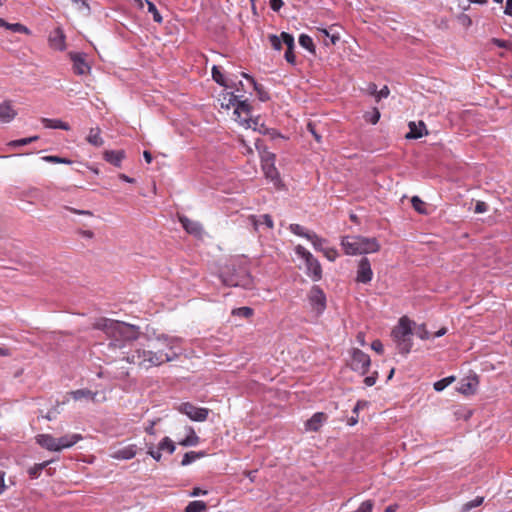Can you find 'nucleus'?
I'll return each mask as SVG.
<instances>
[{
    "label": "nucleus",
    "instance_id": "48",
    "mask_svg": "<svg viewBox=\"0 0 512 512\" xmlns=\"http://www.w3.org/2000/svg\"><path fill=\"white\" fill-rule=\"evenodd\" d=\"M232 313L234 315L248 318L253 314V310L250 307H240V308L234 309Z\"/></svg>",
    "mask_w": 512,
    "mask_h": 512
},
{
    "label": "nucleus",
    "instance_id": "38",
    "mask_svg": "<svg viewBox=\"0 0 512 512\" xmlns=\"http://www.w3.org/2000/svg\"><path fill=\"white\" fill-rule=\"evenodd\" d=\"M454 381H455V377L454 376H449V377L443 378V379L438 380V381H436L434 383V389L437 392H441L446 387H448L451 383H453Z\"/></svg>",
    "mask_w": 512,
    "mask_h": 512
},
{
    "label": "nucleus",
    "instance_id": "10",
    "mask_svg": "<svg viewBox=\"0 0 512 512\" xmlns=\"http://www.w3.org/2000/svg\"><path fill=\"white\" fill-rule=\"evenodd\" d=\"M178 411L185 414L189 419L196 422L205 421L208 417L209 410L204 407H196L189 402L181 403Z\"/></svg>",
    "mask_w": 512,
    "mask_h": 512
},
{
    "label": "nucleus",
    "instance_id": "30",
    "mask_svg": "<svg viewBox=\"0 0 512 512\" xmlns=\"http://www.w3.org/2000/svg\"><path fill=\"white\" fill-rule=\"evenodd\" d=\"M205 452L203 451H190V452H187L184 454L183 458H182V461H181V465L182 466H188L190 464H192L193 462H195L196 460L198 459H201L203 457H205Z\"/></svg>",
    "mask_w": 512,
    "mask_h": 512
},
{
    "label": "nucleus",
    "instance_id": "42",
    "mask_svg": "<svg viewBox=\"0 0 512 512\" xmlns=\"http://www.w3.org/2000/svg\"><path fill=\"white\" fill-rule=\"evenodd\" d=\"M42 160L49 163L55 164H71L72 162L69 159L61 158L59 156L49 155L42 157Z\"/></svg>",
    "mask_w": 512,
    "mask_h": 512
},
{
    "label": "nucleus",
    "instance_id": "55",
    "mask_svg": "<svg viewBox=\"0 0 512 512\" xmlns=\"http://www.w3.org/2000/svg\"><path fill=\"white\" fill-rule=\"evenodd\" d=\"M371 348H372L375 352H377V353H379V354L383 353V350H384V349H383V344H382V342H381L380 340H374V341L371 343Z\"/></svg>",
    "mask_w": 512,
    "mask_h": 512
},
{
    "label": "nucleus",
    "instance_id": "45",
    "mask_svg": "<svg viewBox=\"0 0 512 512\" xmlns=\"http://www.w3.org/2000/svg\"><path fill=\"white\" fill-rule=\"evenodd\" d=\"M322 253L326 257V259L331 262H334L339 256V253L336 250V248L330 246H328Z\"/></svg>",
    "mask_w": 512,
    "mask_h": 512
},
{
    "label": "nucleus",
    "instance_id": "44",
    "mask_svg": "<svg viewBox=\"0 0 512 512\" xmlns=\"http://www.w3.org/2000/svg\"><path fill=\"white\" fill-rule=\"evenodd\" d=\"M146 4H147V7H148V12L152 14L154 21L157 22V23H161L162 22V16L158 12L156 6L151 1H147Z\"/></svg>",
    "mask_w": 512,
    "mask_h": 512
},
{
    "label": "nucleus",
    "instance_id": "31",
    "mask_svg": "<svg viewBox=\"0 0 512 512\" xmlns=\"http://www.w3.org/2000/svg\"><path fill=\"white\" fill-rule=\"evenodd\" d=\"M158 449L162 452L173 454L176 450V445L170 437H164L158 444Z\"/></svg>",
    "mask_w": 512,
    "mask_h": 512
},
{
    "label": "nucleus",
    "instance_id": "23",
    "mask_svg": "<svg viewBox=\"0 0 512 512\" xmlns=\"http://www.w3.org/2000/svg\"><path fill=\"white\" fill-rule=\"evenodd\" d=\"M326 420L327 416L325 413L317 412L306 422V429L308 431H317Z\"/></svg>",
    "mask_w": 512,
    "mask_h": 512
},
{
    "label": "nucleus",
    "instance_id": "12",
    "mask_svg": "<svg viewBox=\"0 0 512 512\" xmlns=\"http://www.w3.org/2000/svg\"><path fill=\"white\" fill-rule=\"evenodd\" d=\"M18 115L13 102L11 100H4L0 102V123H11Z\"/></svg>",
    "mask_w": 512,
    "mask_h": 512
},
{
    "label": "nucleus",
    "instance_id": "63",
    "mask_svg": "<svg viewBox=\"0 0 512 512\" xmlns=\"http://www.w3.org/2000/svg\"><path fill=\"white\" fill-rule=\"evenodd\" d=\"M356 338H357L358 343L361 346H364L366 344V342H365V335L362 332L358 333Z\"/></svg>",
    "mask_w": 512,
    "mask_h": 512
},
{
    "label": "nucleus",
    "instance_id": "49",
    "mask_svg": "<svg viewBox=\"0 0 512 512\" xmlns=\"http://www.w3.org/2000/svg\"><path fill=\"white\" fill-rule=\"evenodd\" d=\"M158 342L162 343L164 346H166L169 349H172L174 346L175 339L168 337L166 335L158 336L156 339Z\"/></svg>",
    "mask_w": 512,
    "mask_h": 512
},
{
    "label": "nucleus",
    "instance_id": "7",
    "mask_svg": "<svg viewBox=\"0 0 512 512\" xmlns=\"http://www.w3.org/2000/svg\"><path fill=\"white\" fill-rule=\"evenodd\" d=\"M221 279L223 284L232 287L240 286L248 288L252 283L250 275L244 269H240L239 271L233 270L232 272L230 269L223 271L221 273Z\"/></svg>",
    "mask_w": 512,
    "mask_h": 512
},
{
    "label": "nucleus",
    "instance_id": "4",
    "mask_svg": "<svg viewBox=\"0 0 512 512\" xmlns=\"http://www.w3.org/2000/svg\"><path fill=\"white\" fill-rule=\"evenodd\" d=\"M414 322L408 317H401L396 327L391 332V336L402 354H408L413 346L411 336L413 335Z\"/></svg>",
    "mask_w": 512,
    "mask_h": 512
},
{
    "label": "nucleus",
    "instance_id": "26",
    "mask_svg": "<svg viewBox=\"0 0 512 512\" xmlns=\"http://www.w3.org/2000/svg\"><path fill=\"white\" fill-rule=\"evenodd\" d=\"M86 140L95 147H101L104 144L103 138L101 137V130L98 127H93L89 130Z\"/></svg>",
    "mask_w": 512,
    "mask_h": 512
},
{
    "label": "nucleus",
    "instance_id": "54",
    "mask_svg": "<svg viewBox=\"0 0 512 512\" xmlns=\"http://www.w3.org/2000/svg\"><path fill=\"white\" fill-rule=\"evenodd\" d=\"M491 41L493 44H495L496 46H498L500 48H511L512 47V45L509 42L498 39V38H493Z\"/></svg>",
    "mask_w": 512,
    "mask_h": 512
},
{
    "label": "nucleus",
    "instance_id": "62",
    "mask_svg": "<svg viewBox=\"0 0 512 512\" xmlns=\"http://www.w3.org/2000/svg\"><path fill=\"white\" fill-rule=\"evenodd\" d=\"M241 143H242V145H243V149H244V150H243V152H244V153H246V154H251V153L253 152V150H252L251 146H249V145L245 142V140H243V139H242V140H241Z\"/></svg>",
    "mask_w": 512,
    "mask_h": 512
},
{
    "label": "nucleus",
    "instance_id": "57",
    "mask_svg": "<svg viewBox=\"0 0 512 512\" xmlns=\"http://www.w3.org/2000/svg\"><path fill=\"white\" fill-rule=\"evenodd\" d=\"M283 4L284 3L282 0H270V6L274 11H279L282 8Z\"/></svg>",
    "mask_w": 512,
    "mask_h": 512
},
{
    "label": "nucleus",
    "instance_id": "52",
    "mask_svg": "<svg viewBox=\"0 0 512 512\" xmlns=\"http://www.w3.org/2000/svg\"><path fill=\"white\" fill-rule=\"evenodd\" d=\"M488 210V206L484 201H477L474 212L477 214L485 213Z\"/></svg>",
    "mask_w": 512,
    "mask_h": 512
},
{
    "label": "nucleus",
    "instance_id": "21",
    "mask_svg": "<svg viewBox=\"0 0 512 512\" xmlns=\"http://www.w3.org/2000/svg\"><path fill=\"white\" fill-rule=\"evenodd\" d=\"M249 221L255 230H259L263 226L267 227L268 229L273 228V220L268 214H263L259 216L252 215L249 217Z\"/></svg>",
    "mask_w": 512,
    "mask_h": 512
},
{
    "label": "nucleus",
    "instance_id": "40",
    "mask_svg": "<svg viewBox=\"0 0 512 512\" xmlns=\"http://www.w3.org/2000/svg\"><path fill=\"white\" fill-rule=\"evenodd\" d=\"M484 501V498L483 497H480V496H477L475 497L473 500L465 503L462 507V511L463 512H468L470 511L471 509L473 508H476L478 506H480Z\"/></svg>",
    "mask_w": 512,
    "mask_h": 512
},
{
    "label": "nucleus",
    "instance_id": "8",
    "mask_svg": "<svg viewBox=\"0 0 512 512\" xmlns=\"http://www.w3.org/2000/svg\"><path fill=\"white\" fill-rule=\"evenodd\" d=\"M311 310L318 316L326 309V296L319 286H313L308 294Z\"/></svg>",
    "mask_w": 512,
    "mask_h": 512
},
{
    "label": "nucleus",
    "instance_id": "33",
    "mask_svg": "<svg viewBox=\"0 0 512 512\" xmlns=\"http://www.w3.org/2000/svg\"><path fill=\"white\" fill-rule=\"evenodd\" d=\"M413 334H415L421 340H428L431 338V335L426 326L424 324L416 325L415 322L413 325Z\"/></svg>",
    "mask_w": 512,
    "mask_h": 512
},
{
    "label": "nucleus",
    "instance_id": "24",
    "mask_svg": "<svg viewBox=\"0 0 512 512\" xmlns=\"http://www.w3.org/2000/svg\"><path fill=\"white\" fill-rule=\"evenodd\" d=\"M282 39L285 46L287 47V51L285 52V59L287 60V62L294 64L295 55L292 51L294 47V37L289 33L282 32Z\"/></svg>",
    "mask_w": 512,
    "mask_h": 512
},
{
    "label": "nucleus",
    "instance_id": "15",
    "mask_svg": "<svg viewBox=\"0 0 512 512\" xmlns=\"http://www.w3.org/2000/svg\"><path fill=\"white\" fill-rule=\"evenodd\" d=\"M373 271L371 264L367 258H362L359 261L356 281L359 283H369L372 280Z\"/></svg>",
    "mask_w": 512,
    "mask_h": 512
},
{
    "label": "nucleus",
    "instance_id": "29",
    "mask_svg": "<svg viewBox=\"0 0 512 512\" xmlns=\"http://www.w3.org/2000/svg\"><path fill=\"white\" fill-rule=\"evenodd\" d=\"M308 241H310V243L312 244L313 248L316 251L323 252L328 247L326 245L327 244V240L322 238V237H319L316 233H313L312 235H309L308 236Z\"/></svg>",
    "mask_w": 512,
    "mask_h": 512
},
{
    "label": "nucleus",
    "instance_id": "28",
    "mask_svg": "<svg viewBox=\"0 0 512 512\" xmlns=\"http://www.w3.org/2000/svg\"><path fill=\"white\" fill-rule=\"evenodd\" d=\"M43 126L48 129H62L68 131L70 126L68 123L63 122L60 119L43 118L41 120Z\"/></svg>",
    "mask_w": 512,
    "mask_h": 512
},
{
    "label": "nucleus",
    "instance_id": "46",
    "mask_svg": "<svg viewBox=\"0 0 512 512\" xmlns=\"http://www.w3.org/2000/svg\"><path fill=\"white\" fill-rule=\"evenodd\" d=\"M147 454L149 456H151L157 462H159L161 460V458H162L161 451L158 449V447L155 448L152 445L147 446Z\"/></svg>",
    "mask_w": 512,
    "mask_h": 512
},
{
    "label": "nucleus",
    "instance_id": "59",
    "mask_svg": "<svg viewBox=\"0 0 512 512\" xmlns=\"http://www.w3.org/2000/svg\"><path fill=\"white\" fill-rule=\"evenodd\" d=\"M28 473L31 478L35 479L40 475L41 471H38L36 465H34L31 468H29Z\"/></svg>",
    "mask_w": 512,
    "mask_h": 512
},
{
    "label": "nucleus",
    "instance_id": "18",
    "mask_svg": "<svg viewBox=\"0 0 512 512\" xmlns=\"http://www.w3.org/2000/svg\"><path fill=\"white\" fill-rule=\"evenodd\" d=\"M179 220L187 233L194 235L195 237H201L203 235V228L199 222L191 220L185 216H181Z\"/></svg>",
    "mask_w": 512,
    "mask_h": 512
},
{
    "label": "nucleus",
    "instance_id": "53",
    "mask_svg": "<svg viewBox=\"0 0 512 512\" xmlns=\"http://www.w3.org/2000/svg\"><path fill=\"white\" fill-rule=\"evenodd\" d=\"M389 89L387 86L382 87L379 91H377L376 94V100L379 101L383 98H387L389 96Z\"/></svg>",
    "mask_w": 512,
    "mask_h": 512
},
{
    "label": "nucleus",
    "instance_id": "2",
    "mask_svg": "<svg viewBox=\"0 0 512 512\" xmlns=\"http://www.w3.org/2000/svg\"><path fill=\"white\" fill-rule=\"evenodd\" d=\"M221 107L225 109L233 108V120L245 129H252L261 134H266L267 129L263 124L258 123V119H241V115L249 116V104L246 100L240 101L238 97L231 92L222 95Z\"/></svg>",
    "mask_w": 512,
    "mask_h": 512
},
{
    "label": "nucleus",
    "instance_id": "50",
    "mask_svg": "<svg viewBox=\"0 0 512 512\" xmlns=\"http://www.w3.org/2000/svg\"><path fill=\"white\" fill-rule=\"evenodd\" d=\"M243 76L247 80H249L251 82V84H253L254 88L258 91L260 100L261 101H266L268 99L267 94L260 90V88L258 87V85L255 82V80L252 77L248 76L247 74H243Z\"/></svg>",
    "mask_w": 512,
    "mask_h": 512
},
{
    "label": "nucleus",
    "instance_id": "37",
    "mask_svg": "<svg viewBox=\"0 0 512 512\" xmlns=\"http://www.w3.org/2000/svg\"><path fill=\"white\" fill-rule=\"evenodd\" d=\"M37 139H38V136L22 138V139H18V140H12L7 145L11 148H17V147L28 145V144L36 141Z\"/></svg>",
    "mask_w": 512,
    "mask_h": 512
},
{
    "label": "nucleus",
    "instance_id": "11",
    "mask_svg": "<svg viewBox=\"0 0 512 512\" xmlns=\"http://www.w3.org/2000/svg\"><path fill=\"white\" fill-rule=\"evenodd\" d=\"M69 56L73 62V70L76 74L86 75L90 73L91 67L86 61V54L71 52Z\"/></svg>",
    "mask_w": 512,
    "mask_h": 512
},
{
    "label": "nucleus",
    "instance_id": "6",
    "mask_svg": "<svg viewBox=\"0 0 512 512\" xmlns=\"http://www.w3.org/2000/svg\"><path fill=\"white\" fill-rule=\"evenodd\" d=\"M295 254L304 262L306 275L314 282L322 278V267L313 254L301 245L295 247Z\"/></svg>",
    "mask_w": 512,
    "mask_h": 512
},
{
    "label": "nucleus",
    "instance_id": "60",
    "mask_svg": "<svg viewBox=\"0 0 512 512\" xmlns=\"http://www.w3.org/2000/svg\"><path fill=\"white\" fill-rule=\"evenodd\" d=\"M364 383H365L366 386L371 387V386H373L376 383V377H374V376H367L364 379Z\"/></svg>",
    "mask_w": 512,
    "mask_h": 512
},
{
    "label": "nucleus",
    "instance_id": "51",
    "mask_svg": "<svg viewBox=\"0 0 512 512\" xmlns=\"http://www.w3.org/2000/svg\"><path fill=\"white\" fill-rule=\"evenodd\" d=\"M365 119L372 124H376L380 119V113L377 109H374L371 113L365 115Z\"/></svg>",
    "mask_w": 512,
    "mask_h": 512
},
{
    "label": "nucleus",
    "instance_id": "22",
    "mask_svg": "<svg viewBox=\"0 0 512 512\" xmlns=\"http://www.w3.org/2000/svg\"><path fill=\"white\" fill-rule=\"evenodd\" d=\"M186 436L185 438L179 441V445L183 447H194L197 446L200 442L198 435L195 430L191 426L185 427Z\"/></svg>",
    "mask_w": 512,
    "mask_h": 512
},
{
    "label": "nucleus",
    "instance_id": "56",
    "mask_svg": "<svg viewBox=\"0 0 512 512\" xmlns=\"http://www.w3.org/2000/svg\"><path fill=\"white\" fill-rule=\"evenodd\" d=\"M5 472L0 470V495L3 494L7 488L5 484Z\"/></svg>",
    "mask_w": 512,
    "mask_h": 512
},
{
    "label": "nucleus",
    "instance_id": "34",
    "mask_svg": "<svg viewBox=\"0 0 512 512\" xmlns=\"http://www.w3.org/2000/svg\"><path fill=\"white\" fill-rule=\"evenodd\" d=\"M367 402L366 401H358L356 403V405L354 406L353 408V416L348 420V425L350 426H354L358 423V413H359V410L363 409L364 407L367 406Z\"/></svg>",
    "mask_w": 512,
    "mask_h": 512
},
{
    "label": "nucleus",
    "instance_id": "39",
    "mask_svg": "<svg viewBox=\"0 0 512 512\" xmlns=\"http://www.w3.org/2000/svg\"><path fill=\"white\" fill-rule=\"evenodd\" d=\"M212 78L219 85L224 86V87H228V84H227V82L225 80L224 75L221 73V71L215 65L212 67Z\"/></svg>",
    "mask_w": 512,
    "mask_h": 512
},
{
    "label": "nucleus",
    "instance_id": "9",
    "mask_svg": "<svg viewBox=\"0 0 512 512\" xmlns=\"http://www.w3.org/2000/svg\"><path fill=\"white\" fill-rule=\"evenodd\" d=\"M370 357L359 349H353L351 352L350 367L352 370L364 375L370 367Z\"/></svg>",
    "mask_w": 512,
    "mask_h": 512
},
{
    "label": "nucleus",
    "instance_id": "13",
    "mask_svg": "<svg viewBox=\"0 0 512 512\" xmlns=\"http://www.w3.org/2000/svg\"><path fill=\"white\" fill-rule=\"evenodd\" d=\"M479 385L478 376L473 374L464 377L458 386V391L464 395H473L476 393Z\"/></svg>",
    "mask_w": 512,
    "mask_h": 512
},
{
    "label": "nucleus",
    "instance_id": "41",
    "mask_svg": "<svg viewBox=\"0 0 512 512\" xmlns=\"http://www.w3.org/2000/svg\"><path fill=\"white\" fill-rule=\"evenodd\" d=\"M8 30H11L15 33H24V34H30V30L28 29V27H26L25 25L21 24V23H8L7 25V28Z\"/></svg>",
    "mask_w": 512,
    "mask_h": 512
},
{
    "label": "nucleus",
    "instance_id": "14",
    "mask_svg": "<svg viewBox=\"0 0 512 512\" xmlns=\"http://www.w3.org/2000/svg\"><path fill=\"white\" fill-rule=\"evenodd\" d=\"M138 448L136 444H129L112 450L110 457L116 460H130L137 454Z\"/></svg>",
    "mask_w": 512,
    "mask_h": 512
},
{
    "label": "nucleus",
    "instance_id": "36",
    "mask_svg": "<svg viewBox=\"0 0 512 512\" xmlns=\"http://www.w3.org/2000/svg\"><path fill=\"white\" fill-rule=\"evenodd\" d=\"M290 231L300 237H304L308 240V236L312 235L314 232L307 231L303 226L299 224H291L289 226Z\"/></svg>",
    "mask_w": 512,
    "mask_h": 512
},
{
    "label": "nucleus",
    "instance_id": "43",
    "mask_svg": "<svg viewBox=\"0 0 512 512\" xmlns=\"http://www.w3.org/2000/svg\"><path fill=\"white\" fill-rule=\"evenodd\" d=\"M269 41H270L271 46L275 50H280L282 48V46L285 45L283 42V39H282V33L280 34V36L270 35Z\"/></svg>",
    "mask_w": 512,
    "mask_h": 512
},
{
    "label": "nucleus",
    "instance_id": "16",
    "mask_svg": "<svg viewBox=\"0 0 512 512\" xmlns=\"http://www.w3.org/2000/svg\"><path fill=\"white\" fill-rule=\"evenodd\" d=\"M66 38L61 28L54 29L48 38L49 45L52 49L57 51H64L66 49Z\"/></svg>",
    "mask_w": 512,
    "mask_h": 512
},
{
    "label": "nucleus",
    "instance_id": "32",
    "mask_svg": "<svg viewBox=\"0 0 512 512\" xmlns=\"http://www.w3.org/2000/svg\"><path fill=\"white\" fill-rule=\"evenodd\" d=\"M207 506L204 501H191L185 508V512H206Z\"/></svg>",
    "mask_w": 512,
    "mask_h": 512
},
{
    "label": "nucleus",
    "instance_id": "61",
    "mask_svg": "<svg viewBox=\"0 0 512 512\" xmlns=\"http://www.w3.org/2000/svg\"><path fill=\"white\" fill-rule=\"evenodd\" d=\"M504 13L506 15L512 16V0L506 1Z\"/></svg>",
    "mask_w": 512,
    "mask_h": 512
},
{
    "label": "nucleus",
    "instance_id": "5",
    "mask_svg": "<svg viewBox=\"0 0 512 512\" xmlns=\"http://www.w3.org/2000/svg\"><path fill=\"white\" fill-rule=\"evenodd\" d=\"M255 146L258 149L261 157L262 171L272 184L280 189L283 187V183L280 178V174L275 166L276 155L270 151L261 150L259 145V139L255 140Z\"/></svg>",
    "mask_w": 512,
    "mask_h": 512
},
{
    "label": "nucleus",
    "instance_id": "64",
    "mask_svg": "<svg viewBox=\"0 0 512 512\" xmlns=\"http://www.w3.org/2000/svg\"><path fill=\"white\" fill-rule=\"evenodd\" d=\"M447 333V329L445 327L440 328L437 332H435L434 337H442Z\"/></svg>",
    "mask_w": 512,
    "mask_h": 512
},
{
    "label": "nucleus",
    "instance_id": "35",
    "mask_svg": "<svg viewBox=\"0 0 512 512\" xmlns=\"http://www.w3.org/2000/svg\"><path fill=\"white\" fill-rule=\"evenodd\" d=\"M299 44L301 45V47L308 50L309 52L315 51V46H314L312 38L306 34L300 35Z\"/></svg>",
    "mask_w": 512,
    "mask_h": 512
},
{
    "label": "nucleus",
    "instance_id": "20",
    "mask_svg": "<svg viewBox=\"0 0 512 512\" xmlns=\"http://www.w3.org/2000/svg\"><path fill=\"white\" fill-rule=\"evenodd\" d=\"M427 129L424 122H410L409 123V132L406 134V138L408 139H418L426 135Z\"/></svg>",
    "mask_w": 512,
    "mask_h": 512
},
{
    "label": "nucleus",
    "instance_id": "47",
    "mask_svg": "<svg viewBox=\"0 0 512 512\" xmlns=\"http://www.w3.org/2000/svg\"><path fill=\"white\" fill-rule=\"evenodd\" d=\"M411 203L413 208L419 213H425L424 202L417 196L412 197Z\"/></svg>",
    "mask_w": 512,
    "mask_h": 512
},
{
    "label": "nucleus",
    "instance_id": "3",
    "mask_svg": "<svg viewBox=\"0 0 512 512\" xmlns=\"http://www.w3.org/2000/svg\"><path fill=\"white\" fill-rule=\"evenodd\" d=\"M341 246L344 252L351 256L375 253L380 249V244L376 238L359 235L342 237Z\"/></svg>",
    "mask_w": 512,
    "mask_h": 512
},
{
    "label": "nucleus",
    "instance_id": "19",
    "mask_svg": "<svg viewBox=\"0 0 512 512\" xmlns=\"http://www.w3.org/2000/svg\"><path fill=\"white\" fill-rule=\"evenodd\" d=\"M82 439V435L78 433L66 434L60 438H57L59 452L62 451L63 449L71 448Z\"/></svg>",
    "mask_w": 512,
    "mask_h": 512
},
{
    "label": "nucleus",
    "instance_id": "25",
    "mask_svg": "<svg viewBox=\"0 0 512 512\" xmlns=\"http://www.w3.org/2000/svg\"><path fill=\"white\" fill-rule=\"evenodd\" d=\"M124 158L125 152L123 150H109L104 153V159L116 167L121 166Z\"/></svg>",
    "mask_w": 512,
    "mask_h": 512
},
{
    "label": "nucleus",
    "instance_id": "58",
    "mask_svg": "<svg viewBox=\"0 0 512 512\" xmlns=\"http://www.w3.org/2000/svg\"><path fill=\"white\" fill-rule=\"evenodd\" d=\"M207 494V491L206 490H203L199 487H195L193 488V490L189 493V496L190 497H197V496H200V495H206Z\"/></svg>",
    "mask_w": 512,
    "mask_h": 512
},
{
    "label": "nucleus",
    "instance_id": "27",
    "mask_svg": "<svg viewBox=\"0 0 512 512\" xmlns=\"http://www.w3.org/2000/svg\"><path fill=\"white\" fill-rule=\"evenodd\" d=\"M69 395L75 400V401H81V400H90L94 401L96 398V393L92 392L89 389H79L75 391H71Z\"/></svg>",
    "mask_w": 512,
    "mask_h": 512
},
{
    "label": "nucleus",
    "instance_id": "17",
    "mask_svg": "<svg viewBox=\"0 0 512 512\" xmlns=\"http://www.w3.org/2000/svg\"><path fill=\"white\" fill-rule=\"evenodd\" d=\"M35 439L37 444H39L42 448L51 452H59L57 438H55L51 434H39L36 436Z\"/></svg>",
    "mask_w": 512,
    "mask_h": 512
},
{
    "label": "nucleus",
    "instance_id": "1",
    "mask_svg": "<svg viewBox=\"0 0 512 512\" xmlns=\"http://www.w3.org/2000/svg\"><path fill=\"white\" fill-rule=\"evenodd\" d=\"M95 328L103 331L110 338V342L106 347V354L111 361L121 359L129 364L137 365L140 369L148 370L170 362L175 358V355L165 353L161 349L153 351L137 348L131 352H124L123 349L127 343L139 338L140 329L135 325L102 318L97 320Z\"/></svg>",
    "mask_w": 512,
    "mask_h": 512
}]
</instances>
